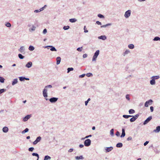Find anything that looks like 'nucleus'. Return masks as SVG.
I'll use <instances>...</instances> for the list:
<instances>
[{"mask_svg": "<svg viewBox=\"0 0 160 160\" xmlns=\"http://www.w3.org/2000/svg\"><path fill=\"white\" fill-rule=\"evenodd\" d=\"M34 148H32V147L30 148H29L28 150L29 151L32 152V151L34 150Z\"/></svg>", "mask_w": 160, "mask_h": 160, "instance_id": "obj_44", "label": "nucleus"}, {"mask_svg": "<svg viewBox=\"0 0 160 160\" xmlns=\"http://www.w3.org/2000/svg\"><path fill=\"white\" fill-rule=\"evenodd\" d=\"M4 81V79L3 78L0 77V82L2 83H3Z\"/></svg>", "mask_w": 160, "mask_h": 160, "instance_id": "obj_26", "label": "nucleus"}, {"mask_svg": "<svg viewBox=\"0 0 160 160\" xmlns=\"http://www.w3.org/2000/svg\"><path fill=\"white\" fill-rule=\"evenodd\" d=\"M130 14L131 10H128L125 12L124 15V16L126 18H128L130 15Z\"/></svg>", "mask_w": 160, "mask_h": 160, "instance_id": "obj_6", "label": "nucleus"}, {"mask_svg": "<svg viewBox=\"0 0 160 160\" xmlns=\"http://www.w3.org/2000/svg\"><path fill=\"white\" fill-rule=\"evenodd\" d=\"M73 151V149H72V148H71V149H70L68 151H69V152H72V151Z\"/></svg>", "mask_w": 160, "mask_h": 160, "instance_id": "obj_58", "label": "nucleus"}, {"mask_svg": "<svg viewBox=\"0 0 160 160\" xmlns=\"http://www.w3.org/2000/svg\"><path fill=\"white\" fill-rule=\"evenodd\" d=\"M139 115L138 114H137L133 116L132 118H131L130 119V121L131 122H133L138 117Z\"/></svg>", "mask_w": 160, "mask_h": 160, "instance_id": "obj_4", "label": "nucleus"}, {"mask_svg": "<svg viewBox=\"0 0 160 160\" xmlns=\"http://www.w3.org/2000/svg\"><path fill=\"white\" fill-rule=\"evenodd\" d=\"M85 76V74H82V75H80L79 77L80 78H83V77H84Z\"/></svg>", "mask_w": 160, "mask_h": 160, "instance_id": "obj_57", "label": "nucleus"}, {"mask_svg": "<svg viewBox=\"0 0 160 160\" xmlns=\"http://www.w3.org/2000/svg\"><path fill=\"white\" fill-rule=\"evenodd\" d=\"M77 20L74 18L70 19L69 21L71 22H74L76 21Z\"/></svg>", "mask_w": 160, "mask_h": 160, "instance_id": "obj_20", "label": "nucleus"}, {"mask_svg": "<svg viewBox=\"0 0 160 160\" xmlns=\"http://www.w3.org/2000/svg\"><path fill=\"white\" fill-rule=\"evenodd\" d=\"M38 142L36 140H35L33 142V144H34V145H35L36 144H37Z\"/></svg>", "mask_w": 160, "mask_h": 160, "instance_id": "obj_55", "label": "nucleus"}, {"mask_svg": "<svg viewBox=\"0 0 160 160\" xmlns=\"http://www.w3.org/2000/svg\"><path fill=\"white\" fill-rule=\"evenodd\" d=\"M113 149V148L112 147H110L107 148L106 150L107 151V152H109L111 151Z\"/></svg>", "mask_w": 160, "mask_h": 160, "instance_id": "obj_15", "label": "nucleus"}, {"mask_svg": "<svg viewBox=\"0 0 160 160\" xmlns=\"http://www.w3.org/2000/svg\"><path fill=\"white\" fill-rule=\"evenodd\" d=\"M82 47L81 48H78L77 49V50L78 51L81 52L82 50Z\"/></svg>", "mask_w": 160, "mask_h": 160, "instance_id": "obj_43", "label": "nucleus"}, {"mask_svg": "<svg viewBox=\"0 0 160 160\" xmlns=\"http://www.w3.org/2000/svg\"><path fill=\"white\" fill-rule=\"evenodd\" d=\"M91 143V141L89 139H86L84 142V145L86 146H89L90 145Z\"/></svg>", "mask_w": 160, "mask_h": 160, "instance_id": "obj_3", "label": "nucleus"}, {"mask_svg": "<svg viewBox=\"0 0 160 160\" xmlns=\"http://www.w3.org/2000/svg\"><path fill=\"white\" fill-rule=\"evenodd\" d=\"M8 129L7 127H5L2 129L3 131L4 132H7L8 131Z\"/></svg>", "mask_w": 160, "mask_h": 160, "instance_id": "obj_12", "label": "nucleus"}, {"mask_svg": "<svg viewBox=\"0 0 160 160\" xmlns=\"http://www.w3.org/2000/svg\"><path fill=\"white\" fill-rule=\"evenodd\" d=\"M92 73H88L87 74H86V75L87 77H89L90 76H91V75H92Z\"/></svg>", "mask_w": 160, "mask_h": 160, "instance_id": "obj_46", "label": "nucleus"}, {"mask_svg": "<svg viewBox=\"0 0 160 160\" xmlns=\"http://www.w3.org/2000/svg\"><path fill=\"white\" fill-rule=\"evenodd\" d=\"M125 135V130L124 129H122V132L121 135V137H123Z\"/></svg>", "mask_w": 160, "mask_h": 160, "instance_id": "obj_14", "label": "nucleus"}, {"mask_svg": "<svg viewBox=\"0 0 160 160\" xmlns=\"http://www.w3.org/2000/svg\"><path fill=\"white\" fill-rule=\"evenodd\" d=\"M110 134L112 135H113L114 134V130L113 129H112L110 131Z\"/></svg>", "mask_w": 160, "mask_h": 160, "instance_id": "obj_37", "label": "nucleus"}, {"mask_svg": "<svg viewBox=\"0 0 160 160\" xmlns=\"http://www.w3.org/2000/svg\"><path fill=\"white\" fill-rule=\"evenodd\" d=\"M31 116L30 115H28L26 117H25L24 119H23V121H27L28 119H29L30 118Z\"/></svg>", "mask_w": 160, "mask_h": 160, "instance_id": "obj_10", "label": "nucleus"}, {"mask_svg": "<svg viewBox=\"0 0 160 160\" xmlns=\"http://www.w3.org/2000/svg\"><path fill=\"white\" fill-rule=\"evenodd\" d=\"M24 78H25L23 77H20L19 78V80L20 81H23V80L25 79Z\"/></svg>", "mask_w": 160, "mask_h": 160, "instance_id": "obj_40", "label": "nucleus"}, {"mask_svg": "<svg viewBox=\"0 0 160 160\" xmlns=\"http://www.w3.org/2000/svg\"><path fill=\"white\" fill-rule=\"evenodd\" d=\"M28 129L26 128L24 131L22 132V133H24L27 132L28 131Z\"/></svg>", "mask_w": 160, "mask_h": 160, "instance_id": "obj_34", "label": "nucleus"}, {"mask_svg": "<svg viewBox=\"0 0 160 160\" xmlns=\"http://www.w3.org/2000/svg\"><path fill=\"white\" fill-rule=\"evenodd\" d=\"M51 157L48 156H46L45 157L44 160H48V159H50Z\"/></svg>", "mask_w": 160, "mask_h": 160, "instance_id": "obj_22", "label": "nucleus"}, {"mask_svg": "<svg viewBox=\"0 0 160 160\" xmlns=\"http://www.w3.org/2000/svg\"><path fill=\"white\" fill-rule=\"evenodd\" d=\"M41 138L40 137H38L36 139V140L38 141V142H39L41 140Z\"/></svg>", "mask_w": 160, "mask_h": 160, "instance_id": "obj_33", "label": "nucleus"}, {"mask_svg": "<svg viewBox=\"0 0 160 160\" xmlns=\"http://www.w3.org/2000/svg\"><path fill=\"white\" fill-rule=\"evenodd\" d=\"M18 82V79H14L12 82V84L13 85H14L15 84H16Z\"/></svg>", "mask_w": 160, "mask_h": 160, "instance_id": "obj_16", "label": "nucleus"}, {"mask_svg": "<svg viewBox=\"0 0 160 160\" xmlns=\"http://www.w3.org/2000/svg\"><path fill=\"white\" fill-rule=\"evenodd\" d=\"M84 32H88V30H87V28L85 26L84 27Z\"/></svg>", "mask_w": 160, "mask_h": 160, "instance_id": "obj_42", "label": "nucleus"}, {"mask_svg": "<svg viewBox=\"0 0 160 160\" xmlns=\"http://www.w3.org/2000/svg\"><path fill=\"white\" fill-rule=\"evenodd\" d=\"M69 26H64L63 28L65 30H66L69 29Z\"/></svg>", "mask_w": 160, "mask_h": 160, "instance_id": "obj_31", "label": "nucleus"}, {"mask_svg": "<svg viewBox=\"0 0 160 160\" xmlns=\"http://www.w3.org/2000/svg\"><path fill=\"white\" fill-rule=\"evenodd\" d=\"M44 7H42V8H41L40 9V11H42L44 9Z\"/></svg>", "mask_w": 160, "mask_h": 160, "instance_id": "obj_62", "label": "nucleus"}, {"mask_svg": "<svg viewBox=\"0 0 160 160\" xmlns=\"http://www.w3.org/2000/svg\"><path fill=\"white\" fill-rule=\"evenodd\" d=\"M47 32V30L46 29H44L43 31V32L44 34H45Z\"/></svg>", "mask_w": 160, "mask_h": 160, "instance_id": "obj_51", "label": "nucleus"}, {"mask_svg": "<svg viewBox=\"0 0 160 160\" xmlns=\"http://www.w3.org/2000/svg\"><path fill=\"white\" fill-rule=\"evenodd\" d=\"M132 117L131 115H123V117L125 118H128L129 117Z\"/></svg>", "mask_w": 160, "mask_h": 160, "instance_id": "obj_28", "label": "nucleus"}, {"mask_svg": "<svg viewBox=\"0 0 160 160\" xmlns=\"http://www.w3.org/2000/svg\"><path fill=\"white\" fill-rule=\"evenodd\" d=\"M28 49L30 51H33L34 50V48L33 46H31L29 47Z\"/></svg>", "mask_w": 160, "mask_h": 160, "instance_id": "obj_25", "label": "nucleus"}, {"mask_svg": "<svg viewBox=\"0 0 160 160\" xmlns=\"http://www.w3.org/2000/svg\"><path fill=\"white\" fill-rule=\"evenodd\" d=\"M36 28V27L34 26H33V28L32 29H31V30H35V29Z\"/></svg>", "mask_w": 160, "mask_h": 160, "instance_id": "obj_61", "label": "nucleus"}, {"mask_svg": "<svg viewBox=\"0 0 160 160\" xmlns=\"http://www.w3.org/2000/svg\"><path fill=\"white\" fill-rule=\"evenodd\" d=\"M32 64V62H29L26 64V66L28 68H29L31 67Z\"/></svg>", "mask_w": 160, "mask_h": 160, "instance_id": "obj_9", "label": "nucleus"}, {"mask_svg": "<svg viewBox=\"0 0 160 160\" xmlns=\"http://www.w3.org/2000/svg\"><path fill=\"white\" fill-rule=\"evenodd\" d=\"M23 47H21L20 49L19 50V51H20L21 52H22L23 51Z\"/></svg>", "mask_w": 160, "mask_h": 160, "instance_id": "obj_41", "label": "nucleus"}, {"mask_svg": "<svg viewBox=\"0 0 160 160\" xmlns=\"http://www.w3.org/2000/svg\"><path fill=\"white\" fill-rule=\"evenodd\" d=\"M149 142L148 141H146L144 144V146H146Z\"/></svg>", "mask_w": 160, "mask_h": 160, "instance_id": "obj_56", "label": "nucleus"}, {"mask_svg": "<svg viewBox=\"0 0 160 160\" xmlns=\"http://www.w3.org/2000/svg\"><path fill=\"white\" fill-rule=\"evenodd\" d=\"M61 58L60 57H58L57 58V64H59L61 61Z\"/></svg>", "mask_w": 160, "mask_h": 160, "instance_id": "obj_11", "label": "nucleus"}, {"mask_svg": "<svg viewBox=\"0 0 160 160\" xmlns=\"http://www.w3.org/2000/svg\"><path fill=\"white\" fill-rule=\"evenodd\" d=\"M91 136H91V135H88V136H86V137L85 138H88V137H91Z\"/></svg>", "mask_w": 160, "mask_h": 160, "instance_id": "obj_64", "label": "nucleus"}, {"mask_svg": "<svg viewBox=\"0 0 160 160\" xmlns=\"http://www.w3.org/2000/svg\"><path fill=\"white\" fill-rule=\"evenodd\" d=\"M132 139V138L131 137H129L127 138V140L128 141L131 140Z\"/></svg>", "mask_w": 160, "mask_h": 160, "instance_id": "obj_50", "label": "nucleus"}, {"mask_svg": "<svg viewBox=\"0 0 160 160\" xmlns=\"http://www.w3.org/2000/svg\"><path fill=\"white\" fill-rule=\"evenodd\" d=\"M32 155L33 156H37L38 157V158H39V155L37 153H32Z\"/></svg>", "mask_w": 160, "mask_h": 160, "instance_id": "obj_35", "label": "nucleus"}, {"mask_svg": "<svg viewBox=\"0 0 160 160\" xmlns=\"http://www.w3.org/2000/svg\"><path fill=\"white\" fill-rule=\"evenodd\" d=\"M88 55L86 54H84L83 55V57L85 58L87 57Z\"/></svg>", "mask_w": 160, "mask_h": 160, "instance_id": "obj_49", "label": "nucleus"}, {"mask_svg": "<svg viewBox=\"0 0 160 160\" xmlns=\"http://www.w3.org/2000/svg\"><path fill=\"white\" fill-rule=\"evenodd\" d=\"M129 52V51L126 50L124 53V55L125 56L126 54H128Z\"/></svg>", "mask_w": 160, "mask_h": 160, "instance_id": "obj_47", "label": "nucleus"}, {"mask_svg": "<svg viewBox=\"0 0 160 160\" xmlns=\"http://www.w3.org/2000/svg\"><path fill=\"white\" fill-rule=\"evenodd\" d=\"M150 110H151V112H152L153 111V107L152 106H151L150 107Z\"/></svg>", "mask_w": 160, "mask_h": 160, "instance_id": "obj_52", "label": "nucleus"}, {"mask_svg": "<svg viewBox=\"0 0 160 160\" xmlns=\"http://www.w3.org/2000/svg\"><path fill=\"white\" fill-rule=\"evenodd\" d=\"M19 58L21 59H22L24 58V57L21 54H19L18 55Z\"/></svg>", "mask_w": 160, "mask_h": 160, "instance_id": "obj_27", "label": "nucleus"}, {"mask_svg": "<svg viewBox=\"0 0 160 160\" xmlns=\"http://www.w3.org/2000/svg\"><path fill=\"white\" fill-rule=\"evenodd\" d=\"M73 70V68H68V73L69 72L71 71H72Z\"/></svg>", "mask_w": 160, "mask_h": 160, "instance_id": "obj_29", "label": "nucleus"}, {"mask_svg": "<svg viewBox=\"0 0 160 160\" xmlns=\"http://www.w3.org/2000/svg\"><path fill=\"white\" fill-rule=\"evenodd\" d=\"M99 50H98L96 51V52L94 53V54L93 56V58H92V61H95L96 60V59L98 56V55L99 54Z\"/></svg>", "mask_w": 160, "mask_h": 160, "instance_id": "obj_2", "label": "nucleus"}, {"mask_svg": "<svg viewBox=\"0 0 160 160\" xmlns=\"http://www.w3.org/2000/svg\"><path fill=\"white\" fill-rule=\"evenodd\" d=\"M88 101H86L85 102V105H86V106L87 105V104H88Z\"/></svg>", "mask_w": 160, "mask_h": 160, "instance_id": "obj_63", "label": "nucleus"}, {"mask_svg": "<svg viewBox=\"0 0 160 160\" xmlns=\"http://www.w3.org/2000/svg\"><path fill=\"white\" fill-rule=\"evenodd\" d=\"M152 100L151 99H150L148 101H146L145 104V106L146 107H148L149 105H150L152 104Z\"/></svg>", "mask_w": 160, "mask_h": 160, "instance_id": "obj_5", "label": "nucleus"}, {"mask_svg": "<svg viewBox=\"0 0 160 160\" xmlns=\"http://www.w3.org/2000/svg\"><path fill=\"white\" fill-rule=\"evenodd\" d=\"M153 40H154V41L160 40V38H159V37H155L153 39Z\"/></svg>", "mask_w": 160, "mask_h": 160, "instance_id": "obj_30", "label": "nucleus"}, {"mask_svg": "<svg viewBox=\"0 0 160 160\" xmlns=\"http://www.w3.org/2000/svg\"><path fill=\"white\" fill-rule=\"evenodd\" d=\"M5 91V90L3 89H1L0 90V94L4 92Z\"/></svg>", "mask_w": 160, "mask_h": 160, "instance_id": "obj_36", "label": "nucleus"}, {"mask_svg": "<svg viewBox=\"0 0 160 160\" xmlns=\"http://www.w3.org/2000/svg\"><path fill=\"white\" fill-rule=\"evenodd\" d=\"M129 112L130 114H132L135 112V111L132 109H131L129 110Z\"/></svg>", "mask_w": 160, "mask_h": 160, "instance_id": "obj_24", "label": "nucleus"}, {"mask_svg": "<svg viewBox=\"0 0 160 160\" xmlns=\"http://www.w3.org/2000/svg\"><path fill=\"white\" fill-rule=\"evenodd\" d=\"M154 131L156 132H159L160 131V126H158L157 127L156 129Z\"/></svg>", "mask_w": 160, "mask_h": 160, "instance_id": "obj_13", "label": "nucleus"}, {"mask_svg": "<svg viewBox=\"0 0 160 160\" xmlns=\"http://www.w3.org/2000/svg\"><path fill=\"white\" fill-rule=\"evenodd\" d=\"M49 47L51 48L50 49V50L51 51H57V50L55 49V48L54 47H53L52 46H49Z\"/></svg>", "mask_w": 160, "mask_h": 160, "instance_id": "obj_19", "label": "nucleus"}, {"mask_svg": "<svg viewBox=\"0 0 160 160\" xmlns=\"http://www.w3.org/2000/svg\"><path fill=\"white\" fill-rule=\"evenodd\" d=\"M98 16L101 18H104L103 16L101 14H99L98 15Z\"/></svg>", "mask_w": 160, "mask_h": 160, "instance_id": "obj_45", "label": "nucleus"}, {"mask_svg": "<svg viewBox=\"0 0 160 160\" xmlns=\"http://www.w3.org/2000/svg\"><path fill=\"white\" fill-rule=\"evenodd\" d=\"M99 38L100 39H102L103 40H104L106 39V38L105 36H102L99 37Z\"/></svg>", "mask_w": 160, "mask_h": 160, "instance_id": "obj_18", "label": "nucleus"}, {"mask_svg": "<svg viewBox=\"0 0 160 160\" xmlns=\"http://www.w3.org/2000/svg\"><path fill=\"white\" fill-rule=\"evenodd\" d=\"M108 24H106V25H103V26H101V28H102V27H106V26H108Z\"/></svg>", "mask_w": 160, "mask_h": 160, "instance_id": "obj_59", "label": "nucleus"}, {"mask_svg": "<svg viewBox=\"0 0 160 160\" xmlns=\"http://www.w3.org/2000/svg\"><path fill=\"white\" fill-rule=\"evenodd\" d=\"M126 98L128 100H129V96L127 94L126 96Z\"/></svg>", "mask_w": 160, "mask_h": 160, "instance_id": "obj_54", "label": "nucleus"}, {"mask_svg": "<svg viewBox=\"0 0 160 160\" xmlns=\"http://www.w3.org/2000/svg\"><path fill=\"white\" fill-rule=\"evenodd\" d=\"M75 158L77 159L78 160V159H82V156H80L79 157L77 156V157H76Z\"/></svg>", "mask_w": 160, "mask_h": 160, "instance_id": "obj_39", "label": "nucleus"}, {"mask_svg": "<svg viewBox=\"0 0 160 160\" xmlns=\"http://www.w3.org/2000/svg\"><path fill=\"white\" fill-rule=\"evenodd\" d=\"M159 78V76H153L152 77V78L154 80L155 79H158Z\"/></svg>", "mask_w": 160, "mask_h": 160, "instance_id": "obj_32", "label": "nucleus"}, {"mask_svg": "<svg viewBox=\"0 0 160 160\" xmlns=\"http://www.w3.org/2000/svg\"><path fill=\"white\" fill-rule=\"evenodd\" d=\"M128 48L130 49H133L134 48V46L132 44H130L129 45Z\"/></svg>", "mask_w": 160, "mask_h": 160, "instance_id": "obj_23", "label": "nucleus"}, {"mask_svg": "<svg viewBox=\"0 0 160 160\" xmlns=\"http://www.w3.org/2000/svg\"><path fill=\"white\" fill-rule=\"evenodd\" d=\"M116 135L118 136H119L120 135V133L118 131H117L116 133Z\"/></svg>", "mask_w": 160, "mask_h": 160, "instance_id": "obj_48", "label": "nucleus"}, {"mask_svg": "<svg viewBox=\"0 0 160 160\" xmlns=\"http://www.w3.org/2000/svg\"><path fill=\"white\" fill-rule=\"evenodd\" d=\"M84 146L83 145H82V144H80L79 145V147L80 148H82V147H83Z\"/></svg>", "mask_w": 160, "mask_h": 160, "instance_id": "obj_60", "label": "nucleus"}, {"mask_svg": "<svg viewBox=\"0 0 160 160\" xmlns=\"http://www.w3.org/2000/svg\"><path fill=\"white\" fill-rule=\"evenodd\" d=\"M6 26L8 27H10L11 26V24L9 22H8L6 24Z\"/></svg>", "mask_w": 160, "mask_h": 160, "instance_id": "obj_38", "label": "nucleus"}, {"mask_svg": "<svg viewBox=\"0 0 160 160\" xmlns=\"http://www.w3.org/2000/svg\"><path fill=\"white\" fill-rule=\"evenodd\" d=\"M52 87V86L51 85H48L47 86H46L45 87V88L44 89V90L43 91V95L45 98H46L48 97L47 93V88H51Z\"/></svg>", "mask_w": 160, "mask_h": 160, "instance_id": "obj_1", "label": "nucleus"}, {"mask_svg": "<svg viewBox=\"0 0 160 160\" xmlns=\"http://www.w3.org/2000/svg\"><path fill=\"white\" fill-rule=\"evenodd\" d=\"M150 84L151 85H154L155 84V80L152 78V79L150 81Z\"/></svg>", "mask_w": 160, "mask_h": 160, "instance_id": "obj_21", "label": "nucleus"}, {"mask_svg": "<svg viewBox=\"0 0 160 160\" xmlns=\"http://www.w3.org/2000/svg\"><path fill=\"white\" fill-rule=\"evenodd\" d=\"M96 22L98 25H101V23L100 22H99L98 21H97Z\"/></svg>", "mask_w": 160, "mask_h": 160, "instance_id": "obj_53", "label": "nucleus"}, {"mask_svg": "<svg viewBox=\"0 0 160 160\" xmlns=\"http://www.w3.org/2000/svg\"><path fill=\"white\" fill-rule=\"evenodd\" d=\"M122 146V144L121 143H118L116 145V147L118 148H121Z\"/></svg>", "mask_w": 160, "mask_h": 160, "instance_id": "obj_17", "label": "nucleus"}, {"mask_svg": "<svg viewBox=\"0 0 160 160\" xmlns=\"http://www.w3.org/2000/svg\"><path fill=\"white\" fill-rule=\"evenodd\" d=\"M58 99V98H52L49 99V101L52 103L54 102H56Z\"/></svg>", "mask_w": 160, "mask_h": 160, "instance_id": "obj_8", "label": "nucleus"}, {"mask_svg": "<svg viewBox=\"0 0 160 160\" xmlns=\"http://www.w3.org/2000/svg\"><path fill=\"white\" fill-rule=\"evenodd\" d=\"M152 119V116H149L145 121L143 123V124L145 125L148 123Z\"/></svg>", "mask_w": 160, "mask_h": 160, "instance_id": "obj_7", "label": "nucleus"}]
</instances>
